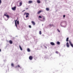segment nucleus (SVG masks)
I'll use <instances>...</instances> for the list:
<instances>
[{
    "instance_id": "3",
    "label": "nucleus",
    "mask_w": 73,
    "mask_h": 73,
    "mask_svg": "<svg viewBox=\"0 0 73 73\" xmlns=\"http://www.w3.org/2000/svg\"><path fill=\"white\" fill-rule=\"evenodd\" d=\"M69 42L70 44V46H72V48H73V44H72V42H71L70 40L69 41Z\"/></svg>"
},
{
    "instance_id": "22",
    "label": "nucleus",
    "mask_w": 73,
    "mask_h": 73,
    "mask_svg": "<svg viewBox=\"0 0 73 73\" xmlns=\"http://www.w3.org/2000/svg\"><path fill=\"white\" fill-rule=\"evenodd\" d=\"M17 23L18 25H19V21H17Z\"/></svg>"
},
{
    "instance_id": "15",
    "label": "nucleus",
    "mask_w": 73,
    "mask_h": 73,
    "mask_svg": "<svg viewBox=\"0 0 73 73\" xmlns=\"http://www.w3.org/2000/svg\"><path fill=\"white\" fill-rule=\"evenodd\" d=\"M27 51H28V52H31V50H30V49H29V48H27Z\"/></svg>"
},
{
    "instance_id": "33",
    "label": "nucleus",
    "mask_w": 73,
    "mask_h": 73,
    "mask_svg": "<svg viewBox=\"0 0 73 73\" xmlns=\"http://www.w3.org/2000/svg\"><path fill=\"white\" fill-rule=\"evenodd\" d=\"M45 48H46H46H47L46 46H45Z\"/></svg>"
},
{
    "instance_id": "2",
    "label": "nucleus",
    "mask_w": 73,
    "mask_h": 73,
    "mask_svg": "<svg viewBox=\"0 0 73 73\" xmlns=\"http://www.w3.org/2000/svg\"><path fill=\"white\" fill-rule=\"evenodd\" d=\"M7 14V13H5L4 15V16H6V17H7V18H9V15H6Z\"/></svg>"
},
{
    "instance_id": "18",
    "label": "nucleus",
    "mask_w": 73,
    "mask_h": 73,
    "mask_svg": "<svg viewBox=\"0 0 73 73\" xmlns=\"http://www.w3.org/2000/svg\"><path fill=\"white\" fill-rule=\"evenodd\" d=\"M68 40H69V38L68 37L66 39V41L68 42Z\"/></svg>"
},
{
    "instance_id": "21",
    "label": "nucleus",
    "mask_w": 73,
    "mask_h": 73,
    "mask_svg": "<svg viewBox=\"0 0 73 73\" xmlns=\"http://www.w3.org/2000/svg\"><path fill=\"white\" fill-rule=\"evenodd\" d=\"M11 66H14V64L13 63H11Z\"/></svg>"
},
{
    "instance_id": "29",
    "label": "nucleus",
    "mask_w": 73,
    "mask_h": 73,
    "mask_svg": "<svg viewBox=\"0 0 73 73\" xmlns=\"http://www.w3.org/2000/svg\"><path fill=\"white\" fill-rule=\"evenodd\" d=\"M63 17H65V15H64L63 16Z\"/></svg>"
},
{
    "instance_id": "13",
    "label": "nucleus",
    "mask_w": 73,
    "mask_h": 73,
    "mask_svg": "<svg viewBox=\"0 0 73 73\" xmlns=\"http://www.w3.org/2000/svg\"><path fill=\"white\" fill-rule=\"evenodd\" d=\"M19 47L20 49V50H23V49H22V48H21V46H20V45L19 46Z\"/></svg>"
},
{
    "instance_id": "7",
    "label": "nucleus",
    "mask_w": 73,
    "mask_h": 73,
    "mask_svg": "<svg viewBox=\"0 0 73 73\" xmlns=\"http://www.w3.org/2000/svg\"><path fill=\"white\" fill-rule=\"evenodd\" d=\"M66 46L68 48H69V44L68 43V42H67L66 43Z\"/></svg>"
},
{
    "instance_id": "11",
    "label": "nucleus",
    "mask_w": 73,
    "mask_h": 73,
    "mask_svg": "<svg viewBox=\"0 0 73 73\" xmlns=\"http://www.w3.org/2000/svg\"><path fill=\"white\" fill-rule=\"evenodd\" d=\"M31 23L33 24L34 25H35V23L34 21H32L31 22Z\"/></svg>"
},
{
    "instance_id": "5",
    "label": "nucleus",
    "mask_w": 73,
    "mask_h": 73,
    "mask_svg": "<svg viewBox=\"0 0 73 73\" xmlns=\"http://www.w3.org/2000/svg\"><path fill=\"white\" fill-rule=\"evenodd\" d=\"M17 20H18V19L17 18V20H16L15 21V25L16 27H17V23H16V22L17 21Z\"/></svg>"
},
{
    "instance_id": "23",
    "label": "nucleus",
    "mask_w": 73,
    "mask_h": 73,
    "mask_svg": "<svg viewBox=\"0 0 73 73\" xmlns=\"http://www.w3.org/2000/svg\"><path fill=\"white\" fill-rule=\"evenodd\" d=\"M39 35H41L42 33H41V31H39Z\"/></svg>"
},
{
    "instance_id": "36",
    "label": "nucleus",
    "mask_w": 73,
    "mask_h": 73,
    "mask_svg": "<svg viewBox=\"0 0 73 73\" xmlns=\"http://www.w3.org/2000/svg\"><path fill=\"white\" fill-rule=\"evenodd\" d=\"M24 11H25V10H23V11L24 12Z\"/></svg>"
},
{
    "instance_id": "17",
    "label": "nucleus",
    "mask_w": 73,
    "mask_h": 73,
    "mask_svg": "<svg viewBox=\"0 0 73 73\" xmlns=\"http://www.w3.org/2000/svg\"><path fill=\"white\" fill-rule=\"evenodd\" d=\"M32 3V1H29V3Z\"/></svg>"
},
{
    "instance_id": "27",
    "label": "nucleus",
    "mask_w": 73,
    "mask_h": 73,
    "mask_svg": "<svg viewBox=\"0 0 73 73\" xmlns=\"http://www.w3.org/2000/svg\"><path fill=\"white\" fill-rule=\"evenodd\" d=\"M1 3V0H0V4Z\"/></svg>"
},
{
    "instance_id": "10",
    "label": "nucleus",
    "mask_w": 73,
    "mask_h": 73,
    "mask_svg": "<svg viewBox=\"0 0 73 73\" xmlns=\"http://www.w3.org/2000/svg\"><path fill=\"white\" fill-rule=\"evenodd\" d=\"M41 12H42V11H40L37 12V14H40V13Z\"/></svg>"
},
{
    "instance_id": "4",
    "label": "nucleus",
    "mask_w": 73,
    "mask_h": 73,
    "mask_svg": "<svg viewBox=\"0 0 73 73\" xmlns=\"http://www.w3.org/2000/svg\"><path fill=\"white\" fill-rule=\"evenodd\" d=\"M16 9V7L15 6V7L12 8V9L13 11H15Z\"/></svg>"
},
{
    "instance_id": "9",
    "label": "nucleus",
    "mask_w": 73,
    "mask_h": 73,
    "mask_svg": "<svg viewBox=\"0 0 73 73\" xmlns=\"http://www.w3.org/2000/svg\"><path fill=\"white\" fill-rule=\"evenodd\" d=\"M9 42L11 44H12V43H13V42H12V41L11 40H10L9 41Z\"/></svg>"
},
{
    "instance_id": "30",
    "label": "nucleus",
    "mask_w": 73,
    "mask_h": 73,
    "mask_svg": "<svg viewBox=\"0 0 73 73\" xmlns=\"http://www.w3.org/2000/svg\"><path fill=\"white\" fill-rule=\"evenodd\" d=\"M58 32H60V30H58Z\"/></svg>"
},
{
    "instance_id": "8",
    "label": "nucleus",
    "mask_w": 73,
    "mask_h": 73,
    "mask_svg": "<svg viewBox=\"0 0 73 73\" xmlns=\"http://www.w3.org/2000/svg\"><path fill=\"white\" fill-rule=\"evenodd\" d=\"M50 44L51 45H55V44L53 42H50Z\"/></svg>"
},
{
    "instance_id": "19",
    "label": "nucleus",
    "mask_w": 73,
    "mask_h": 73,
    "mask_svg": "<svg viewBox=\"0 0 73 73\" xmlns=\"http://www.w3.org/2000/svg\"><path fill=\"white\" fill-rule=\"evenodd\" d=\"M57 44H58V45H60V42L58 41L57 42Z\"/></svg>"
},
{
    "instance_id": "6",
    "label": "nucleus",
    "mask_w": 73,
    "mask_h": 73,
    "mask_svg": "<svg viewBox=\"0 0 73 73\" xmlns=\"http://www.w3.org/2000/svg\"><path fill=\"white\" fill-rule=\"evenodd\" d=\"M29 58L30 60H32L33 59V57L32 56H30L29 57Z\"/></svg>"
},
{
    "instance_id": "24",
    "label": "nucleus",
    "mask_w": 73,
    "mask_h": 73,
    "mask_svg": "<svg viewBox=\"0 0 73 73\" xmlns=\"http://www.w3.org/2000/svg\"><path fill=\"white\" fill-rule=\"evenodd\" d=\"M18 67L20 68H21L20 67V66L19 65H18Z\"/></svg>"
},
{
    "instance_id": "26",
    "label": "nucleus",
    "mask_w": 73,
    "mask_h": 73,
    "mask_svg": "<svg viewBox=\"0 0 73 73\" xmlns=\"http://www.w3.org/2000/svg\"><path fill=\"white\" fill-rule=\"evenodd\" d=\"M38 17H39V18H42V17H41V16H39Z\"/></svg>"
},
{
    "instance_id": "20",
    "label": "nucleus",
    "mask_w": 73,
    "mask_h": 73,
    "mask_svg": "<svg viewBox=\"0 0 73 73\" xmlns=\"http://www.w3.org/2000/svg\"><path fill=\"white\" fill-rule=\"evenodd\" d=\"M22 5V2H20L19 3V6H21V5Z\"/></svg>"
},
{
    "instance_id": "35",
    "label": "nucleus",
    "mask_w": 73,
    "mask_h": 73,
    "mask_svg": "<svg viewBox=\"0 0 73 73\" xmlns=\"http://www.w3.org/2000/svg\"><path fill=\"white\" fill-rule=\"evenodd\" d=\"M1 52V49H0V52Z\"/></svg>"
},
{
    "instance_id": "28",
    "label": "nucleus",
    "mask_w": 73,
    "mask_h": 73,
    "mask_svg": "<svg viewBox=\"0 0 73 73\" xmlns=\"http://www.w3.org/2000/svg\"><path fill=\"white\" fill-rule=\"evenodd\" d=\"M29 28H31V26L29 25Z\"/></svg>"
},
{
    "instance_id": "32",
    "label": "nucleus",
    "mask_w": 73,
    "mask_h": 73,
    "mask_svg": "<svg viewBox=\"0 0 73 73\" xmlns=\"http://www.w3.org/2000/svg\"><path fill=\"white\" fill-rule=\"evenodd\" d=\"M49 26L50 27H52V25H49Z\"/></svg>"
},
{
    "instance_id": "25",
    "label": "nucleus",
    "mask_w": 73,
    "mask_h": 73,
    "mask_svg": "<svg viewBox=\"0 0 73 73\" xmlns=\"http://www.w3.org/2000/svg\"><path fill=\"white\" fill-rule=\"evenodd\" d=\"M56 53L57 54H58V51H56Z\"/></svg>"
},
{
    "instance_id": "31",
    "label": "nucleus",
    "mask_w": 73,
    "mask_h": 73,
    "mask_svg": "<svg viewBox=\"0 0 73 73\" xmlns=\"http://www.w3.org/2000/svg\"><path fill=\"white\" fill-rule=\"evenodd\" d=\"M53 26H54V25L53 24L51 25V27H53Z\"/></svg>"
},
{
    "instance_id": "14",
    "label": "nucleus",
    "mask_w": 73,
    "mask_h": 73,
    "mask_svg": "<svg viewBox=\"0 0 73 73\" xmlns=\"http://www.w3.org/2000/svg\"><path fill=\"white\" fill-rule=\"evenodd\" d=\"M46 10L47 11H49V8H46Z\"/></svg>"
},
{
    "instance_id": "37",
    "label": "nucleus",
    "mask_w": 73,
    "mask_h": 73,
    "mask_svg": "<svg viewBox=\"0 0 73 73\" xmlns=\"http://www.w3.org/2000/svg\"><path fill=\"white\" fill-rule=\"evenodd\" d=\"M17 67V66H16V68Z\"/></svg>"
},
{
    "instance_id": "16",
    "label": "nucleus",
    "mask_w": 73,
    "mask_h": 73,
    "mask_svg": "<svg viewBox=\"0 0 73 73\" xmlns=\"http://www.w3.org/2000/svg\"><path fill=\"white\" fill-rule=\"evenodd\" d=\"M45 17H43V20H42V21H44V20H45Z\"/></svg>"
},
{
    "instance_id": "12",
    "label": "nucleus",
    "mask_w": 73,
    "mask_h": 73,
    "mask_svg": "<svg viewBox=\"0 0 73 73\" xmlns=\"http://www.w3.org/2000/svg\"><path fill=\"white\" fill-rule=\"evenodd\" d=\"M37 2L38 3H40V1L39 0H37Z\"/></svg>"
},
{
    "instance_id": "34",
    "label": "nucleus",
    "mask_w": 73,
    "mask_h": 73,
    "mask_svg": "<svg viewBox=\"0 0 73 73\" xmlns=\"http://www.w3.org/2000/svg\"><path fill=\"white\" fill-rule=\"evenodd\" d=\"M28 8H27V9H28Z\"/></svg>"
},
{
    "instance_id": "1",
    "label": "nucleus",
    "mask_w": 73,
    "mask_h": 73,
    "mask_svg": "<svg viewBox=\"0 0 73 73\" xmlns=\"http://www.w3.org/2000/svg\"><path fill=\"white\" fill-rule=\"evenodd\" d=\"M26 15V18H27V17H28V15H29V13H25L24 14V15Z\"/></svg>"
}]
</instances>
